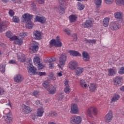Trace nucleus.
Wrapping results in <instances>:
<instances>
[{"mask_svg":"<svg viewBox=\"0 0 124 124\" xmlns=\"http://www.w3.org/2000/svg\"><path fill=\"white\" fill-rule=\"evenodd\" d=\"M87 114L89 117H93V115L96 116L98 114V109L95 107H90L87 109Z\"/></svg>","mask_w":124,"mask_h":124,"instance_id":"1","label":"nucleus"},{"mask_svg":"<svg viewBox=\"0 0 124 124\" xmlns=\"http://www.w3.org/2000/svg\"><path fill=\"white\" fill-rule=\"evenodd\" d=\"M50 45H52V46H55V47H57L58 48H60L62 46V43L61 41V38L60 37L57 36L56 37V40L52 39L49 42Z\"/></svg>","mask_w":124,"mask_h":124,"instance_id":"2","label":"nucleus"},{"mask_svg":"<svg viewBox=\"0 0 124 124\" xmlns=\"http://www.w3.org/2000/svg\"><path fill=\"white\" fill-rule=\"evenodd\" d=\"M67 60V56L65 53H62L59 57V63L58 64L59 67L62 68V66H64L66 62V60Z\"/></svg>","mask_w":124,"mask_h":124,"instance_id":"3","label":"nucleus"},{"mask_svg":"<svg viewBox=\"0 0 124 124\" xmlns=\"http://www.w3.org/2000/svg\"><path fill=\"white\" fill-rule=\"evenodd\" d=\"M82 122V118L80 116L73 115L70 118L71 124H80Z\"/></svg>","mask_w":124,"mask_h":124,"instance_id":"4","label":"nucleus"},{"mask_svg":"<svg viewBox=\"0 0 124 124\" xmlns=\"http://www.w3.org/2000/svg\"><path fill=\"white\" fill-rule=\"evenodd\" d=\"M27 69L28 70V73L30 75H36L37 74V72H36V69L34 66L32 65V63L30 62L27 67Z\"/></svg>","mask_w":124,"mask_h":124,"instance_id":"5","label":"nucleus"},{"mask_svg":"<svg viewBox=\"0 0 124 124\" xmlns=\"http://www.w3.org/2000/svg\"><path fill=\"white\" fill-rule=\"evenodd\" d=\"M123 78L120 77H116L113 78L114 85L116 86H119L122 85L123 84Z\"/></svg>","mask_w":124,"mask_h":124,"instance_id":"6","label":"nucleus"},{"mask_svg":"<svg viewBox=\"0 0 124 124\" xmlns=\"http://www.w3.org/2000/svg\"><path fill=\"white\" fill-rule=\"evenodd\" d=\"M70 113L74 114L75 115L79 113V108H78V105H77V104L75 103L72 104L71 106Z\"/></svg>","mask_w":124,"mask_h":124,"instance_id":"7","label":"nucleus"},{"mask_svg":"<svg viewBox=\"0 0 124 124\" xmlns=\"http://www.w3.org/2000/svg\"><path fill=\"white\" fill-rule=\"evenodd\" d=\"M23 80L24 77L20 74L15 75L14 77V81L16 83H21V82H23Z\"/></svg>","mask_w":124,"mask_h":124,"instance_id":"8","label":"nucleus"},{"mask_svg":"<svg viewBox=\"0 0 124 124\" xmlns=\"http://www.w3.org/2000/svg\"><path fill=\"white\" fill-rule=\"evenodd\" d=\"M109 27L112 31H116V30H119L121 28V26L119 22L114 21L110 24Z\"/></svg>","mask_w":124,"mask_h":124,"instance_id":"9","label":"nucleus"},{"mask_svg":"<svg viewBox=\"0 0 124 124\" xmlns=\"http://www.w3.org/2000/svg\"><path fill=\"white\" fill-rule=\"evenodd\" d=\"M78 67V62L75 61H72L69 63V68L71 70H75Z\"/></svg>","mask_w":124,"mask_h":124,"instance_id":"10","label":"nucleus"},{"mask_svg":"<svg viewBox=\"0 0 124 124\" xmlns=\"http://www.w3.org/2000/svg\"><path fill=\"white\" fill-rule=\"evenodd\" d=\"M113 119V111L109 110L105 117V120L108 123H109Z\"/></svg>","mask_w":124,"mask_h":124,"instance_id":"11","label":"nucleus"},{"mask_svg":"<svg viewBox=\"0 0 124 124\" xmlns=\"http://www.w3.org/2000/svg\"><path fill=\"white\" fill-rule=\"evenodd\" d=\"M32 46H30V49L33 53H36L38 51V43L35 41L32 42Z\"/></svg>","mask_w":124,"mask_h":124,"instance_id":"12","label":"nucleus"},{"mask_svg":"<svg viewBox=\"0 0 124 124\" xmlns=\"http://www.w3.org/2000/svg\"><path fill=\"white\" fill-rule=\"evenodd\" d=\"M93 26V22L91 20H87L82 24V26L84 27V28H87V29L92 28Z\"/></svg>","mask_w":124,"mask_h":124,"instance_id":"13","label":"nucleus"},{"mask_svg":"<svg viewBox=\"0 0 124 124\" xmlns=\"http://www.w3.org/2000/svg\"><path fill=\"white\" fill-rule=\"evenodd\" d=\"M6 30H7V22L6 21L0 22V32H2Z\"/></svg>","mask_w":124,"mask_h":124,"instance_id":"14","label":"nucleus"},{"mask_svg":"<svg viewBox=\"0 0 124 124\" xmlns=\"http://www.w3.org/2000/svg\"><path fill=\"white\" fill-rule=\"evenodd\" d=\"M49 94H55L57 92V85H52L47 89Z\"/></svg>","mask_w":124,"mask_h":124,"instance_id":"15","label":"nucleus"},{"mask_svg":"<svg viewBox=\"0 0 124 124\" xmlns=\"http://www.w3.org/2000/svg\"><path fill=\"white\" fill-rule=\"evenodd\" d=\"M35 22H39L41 24H45L46 23V18L44 16H37L35 18Z\"/></svg>","mask_w":124,"mask_h":124,"instance_id":"16","label":"nucleus"},{"mask_svg":"<svg viewBox=\"0 0 124 124\" xmlns=\"http://www.w3.org/2000/svg\"><path fill=\"white\" fill-rule=\"evenodd\" d=\"M4 120L7 124H11L12 123V117L11 113L9 112L6 114V116L4 117Z\"/></svg>","mask_w":124,"mask_h":124,"instance_id":"17","label":"nucleus"},{"mask_svg":"<svg viewBox=\"0 0 124 124\" xmlns=\"http://www.w3.org/2000/svg\"><path fill=\"white\" fill-rule=\"evenodd\" d=\"M33 35L34 36L35 39L36 40H40L42 38V33H41L39 31H34Z\"/></svg>","mask_w":124,"mask_h":124,"instance_id":"18","label":"nucleus"},{"mask_svg":"<svg viewBox=\"0 0 124 124\" xmlns=\"http://www.w3.org/2000/svg\"><path fill=\"white\" fill-rule=\"evenodd\" d=\"M22 112L24 114H29L31 112V108L29 106H26V105H22Z\"/></svg>","mask_w":124,"mask_h":124,"instance_id":"19","label":"nucleus"},{"mask_svg":"<svg viewBox=\"0 0 124 124\" xmlns=\"http://www.w3.org/2000/svg\"><path fill=\"white\" fill-rule=\"evenodd\" d=\"M17 60L18 62H26V58L25 57V55L22 53L17 54Z\"/></svg>","mask_w":124,"mask_h":124,"instance_id":"20","label":"nucleus"},{"mask_svg":"<svg viewBox=\"0 0 124 124\" xmlns=\"http://www.w3.org/2000/svg\"><path fill=\"white\" fill-rule=\"evenodd\" d=\"M22 17L23 19H24L25 21H27V22H29V21H31V19L33 18V15L27 13L23 15Z\"/></svg>","mask_w":124,"mask_h":124,"instance_id":"21","label":"nucleus"},{"mask_svg":"<svg viewBox=\"0 0 124 124\" xmlns=\"http://www.w3.org/2000/svg\"><path fill=\"white\" fill-rule=\"evenodd\" d=\"M82 58L84 62H89L90 61V55L89 53L86 51L82 52Z\"/></svg>","mask_w":124,"mask_h":124,"instance_id":"22","label":"nucleus"},{"mask_svg":"<svg viewBox=\"0 0 124 124\" xmlns=\"http://www.w3.org/2000/svg\"><path fill=\"white\" fill-rule=\"evenodd\" d=\"M93 2L96 5V9L98 10L101 6V3H102V0H93Z\"/></svg>","mask_w":124,"mask_h":124,"instance_id":"23","label":"nucleus"},{"mask_svg":"<svg viewBox=\"0 0 124 124\" xmlns=\"http://www.w3.org/2000/svg\"><path fill=\"white\" fill-rule=\"evenodd\" d=\"M96 88H97V85L95 83H91L89 86V90L90 92L93 93L96 91Z\"/></svg>","mask_w":124,"mask_h":124,"instance_id":"24","label":"nucleus"},{"mask_svg":"<svg viewBox=\"0 0 124 124\" xmlns=\"http://www.w3.org/2000/svg\"><path fill=\"white\" fill-rule=\"evenodd\" d=\"M79 84L81 87H82V88H83V89H88V88L89 87V85L87 84L86 80L84 79L81 80L80 81Z\"/></svg>","mask_w":124,"mask_h":124,"instance_id":"25","label":"nucleus"},{"mask_svg":"<svg viewBox=\"0 0 124 124\" xmlns=\"http://www.w3.org/2000/svg\"><path fill=\"white\" fill-rule=\"evenodd\" d=\"M44 114V109L42 108H39L37 111V117H42Z\"/></svg>","mask_w":124,"mask_h":124,"instance_id":"26","label":"nucleus"},{"mask_svg":"<svg viewBox=\"0 0 124 124\" xmlns=\"http://www.w3.org/2000/svg\"><path fill=\"white\" fill-rule=\"evenodd\" d=\"M56 10L61 15L62 14H64V8L62 6H61L60 7H56Z\"/></svg>","mask_w":124,"mask_h":124,"instance_id":"27","label":"nucleus"},{"mask_svg":"<svg viewBox=\"0 0 124 124\" xmlns=\"http://www.w3.org/2000/svg\"><path fill=\"white\" fill-rule=\"evenodd\" d=\"M69 19L70 23H74L77 21V16L74 15H71L69 16Z\"/></svg>","mask_w":124,"mask_h":124,"instance_id":"28","label":"nucleus"},{"mask_svg":"<svg viewBox=\"0 0 124 124\" xmlns=\"http://www.w3.org/2000/svg\"><path fill=\"white\" fill-rule=\"evenodd\" d=\"M117 72V70L116 69L110 68L108 70V76H114V75H116V73Z\"/></svg>","mask_w":124,"mask_h":124,"instance_id":"29","label":"nucleus"},{"mask_svg":"<svg viewBox=\"0 0 124 124\" xmlns=\"http://www.w3.org/2000/svg\"><path fill=\"white\" fill-rule=\"evenodd\" d=\"M120 95L118 94H115L112 98H111V100L110 101V103H112L113 102H116L117 100H119L120 99Z\"/></svg>","mask_w":124,"mask_h":124,"instance_id":"30","label":"nucleus"},{"mask_svg":"<svg viewBox=\"0 0 124 124\" xmlns=\"http://www.w3.org/2000/svg\"><path fill=\"white\" fill-rule=\"evenodd\" d=\"M123 13L121 12H117L114 13V17L119 20L123 19Z\"/></svg>","mask_w":124,"mask_h":124,"instance_id":"31","label":"nucleus"},{"mask_svg":"<svg viewBox=\"0 0 124 124\" xmlns=\"http://www.w3.org/2000/svg\"><path fill=\"white\" fill-rule=\"evenodd\" d=\"M69 53L71 56H73L74 57H77L81 56V54L75 50H71L69 51Z\"/></svg>","mask_w":124,"mask_h":124,"instance_id":"32","label":"nucleus"},{"mask_svg":"<svg viewBox=\"0 0 124 124\" xmlns=\"http://www.w3.org/2000/svg\"><path fill=\"white\" fill-rule=\"evenodd\" d=\"M48 117H58V113L56 111H51L47 113Z\"/></svg>","mask_w":124,"mask_h":124,"instance_id":"33","label":"nucleus"},{"mask_svg":"<svg viewBox=\"0 0 124 124\" xmlns=\"http://www.w3.org/2000/svg\"><path fill=\"white\" fill-rule=\"evenodd\" d=\"M84 72V68H77V71H76V75L78 76H80L81 75V73H83Z\"/></svg>","mask_w":124,"mask_h":124,"instance_id":"34","label":"nucleus"},{"mask_svg":"<svg viewBox=\"0 0 124 124\" xmlns=\"http://www.w3.org/2000/svg\"><path fill=\"white\" fill-rule=\"evenodd\" d=\"M33 27V23L30 20L26 22V29H31Z\"/></svg>","mask_w":124,"mask_h":124,"instance_id":"35","label":"nucleus"},{"mask_svg":"<svg viewBox=\"0 0 124 124\" xmlns=\"http://www.w3.org/2000/svg\"><path fill=\"white\" fill-rule=\"evenodd\" d=\"M110 19L108 17H106L103 20V26H104L105 27H108V25H109V21Z\"/></svg>","mask_w":124,"mask_h":124,"instance_id":"36","label":"nucleus"},{"mask_svg":"<svg viewBox=\"0 0 124 124\" xmlns=\"http://www.w3.org/2000/svg\"><path fill=\"white\" fill-rule=\"evenodd\" d=\"M85 42L86 43H89V44H95V43H96V40H95V39H93V40L86 39V40H85Z\"/></svg>","mask_w":124,"mask_h":124,"instance_id":"37","label":"nucleus"},{"mask_svg":"<svg viewBox=\"0 0 124 124\" xmlns=\"http://www.w3.org/2000/svg\"><path fill=\"white\" fill-rule=\"evenodd\" d=\"M33 62L36 65L40 62V59L37 56H35L33 59Z\"/></svg>","mask_w":124,"mask_h":124,"instance_id":"38","label":"nucleus"},{"mask_svg":"<svg viewBox=\"0 0 124 124\" xmlns=\"http://www.w3.org/2000/svg\"><path fill=\"white\" fill-rule=\"evenodd\" d=\"M14 43L15 44H18V45H22L23 43V39L17 38V39L14 41Z\"/></svg>","mask_w":124,"mask_h":124,"instance_id":"39","label":"nucleus"},{"mask_svg":"<svg viewBox=\"0 0 124 124\" xmlns=\"http://www.w3.org/2000/svg\"><path fill=\"white\" fill-rule=\"evenodd\" d=\"M0 71L1 73H4L5 72V64H0Z\"/></svg>","mask_w":124,"mask_h":124,"instance_id":"40","label":"nucleus"},{"mask_svg":"<svg viewBox=\"0 0 124 124\" xmlns=\"http://www.w3.org/2000/svg\"><path fill=\"white\" fill-rule=\"evenodd\" d=\"M64 92L67 94H68V93H70V92H71V89H70V86L65 87V88L64 89Z\"/></svg>","mask_w":124,"mask_h":124,"instance_id":"41","label":"nucleus"},{"mask_svg":"<svg viewBox=\"0 0 124 124\" xmlns=\"http://www.w3.org/2000/svg\"><path fill=\"white\" fill-rule=\"evenodd\" d=\"M85 8V6L81 4L80 2H78V10H83Z\"/></svg>","mask_w":124,"mask_h":124,"instance_id":"42","label":"nucleus"},{"mask_svg":"<svg viewBox=\"0 0 124 124\" xmlns=\"http://www.w3.org/2000/svg\"><path fill=\"white\" fill-rule=\"evenodd\" d=\"M117 5H124V0H115Z\"/></svg>","mask_w":124,"mask_h":124,"instance_id":"43","label":"nucleus"},{"mask_svg":"<svg viewBox=\"0 0 124 124\" xmlns=\"http://www.w3.org/2000/svg\"><path fill=\"white\" fill-rule=\"evenodd\" d=\"M42 85L45 89H47L48 87H50V83L48 81H44Z\"/></svg>","mask_w":124,"mask_h":124,"instance_id":"44","label":"nucleus"},{"mask_svg":"<svg viewBox=\"0 0 124 124\" xmlns=\"http://www.w3.org/2000/svg\"><path fill=\"white\" fill-rule=\"evenodd\" d=\"M12 21L14 22V23H19V22H20V19L18 16H13Z\"/></svg>","mask_w":124,"mask_h":124,"instance_id":"45","label":"nucleus"},{"mask_svg":"<svg viewBox=\"0 0 124 124\" xmlns=\"http://www.w3.org/2000/svg\"><path fill=\"white\" fill-rule=\"evenodd\" d=\"M49 77L51 80H53V81H55L56 78V77L54 76V74L53 73H50L49 75Z\"/></svg>","mask_w":124,"mask_h":124,"instance_id":"46","label":"nucleus"},{"mask_svg":"<svg viewBox=\"0 0 124 124\" xmlns=\"http://www.w3.org/2000/svg\"><path fill=\"white\" fill-rule=\"evenodd\" d=\"M47 62H49V63H53L54 62H56V58H48L47 59Z\"/></svg>","mask_w":124,"mask_h":124,"instance_id":"47","label":"nucleus"},{"mask_svg":"<svg viewBox=\"0 0 124 124\" xmlns=\"http://www.w3.org/2000/svg\"><path fill=\"white\" fill-rule=\"evenodd\" d=\"M32 95L35 97H38V96H39V92L37 91H34L32 93Z\"/></svg>","mask_w":124,"mask_h":124,"instance_id":"48","label":"nucleus"},{"mask_svg":"<svg viewBox=\"0 0 124 124\" xmlns=\"http://www.w3.org/2000/svg\"><path fill=\"white\" fill-rule=\"evenodd\" d=\"M8 14L10 17H13L14 15H15V13L13 10H9Z\"/></svg>","mask_w":124,"mask_h":124,"instance_id":"49","label":"nucleus"},{"mask_svg":"<svg viewBox=\"0 0 124 124\" xmlns=\"http://www.w3.org/2000/svg\"><path fill=\"white\" fill-rule=\"evenodd\" d=\"M64 31L68 35H70V34L71 33V31L69 30L68 28H66L64 30Z\"/></svg>","mask_w":124,"mask_h":124,"instance_id":"50","label":"nucleus"},{"mask_svg":"<svg viewBox=\"0 0 124 124\" xmlns=\"http://www.w3.org/2000/svg\"><path fill=\"white\" fill-rule=\"evenodd\" d=\"M27 35V33L25 32H22L20 33L19 34V36H20L21 39H23L24 38L25 36H26Z\"/></svg>","mask_w":124,"mask_h":124,"instance_id":"51","label":"nucleus"},{"mask_svg":"<svg viewBox=\"0 0 124 124\" xmlns=\"http://www.w3.org/2000/svg\"><path fill=\"white\" fill-rule=\"evenodd\" d=\"M62 98H63V94L62 93H60L58 94V99L59 100H62Z\"/></svg>","mask_w":124,"mask_h":124,"instance_id":"52","label":"nucleus"},{"mask_svg":"<svg viewBox=\"0 0 124 124\" xmlns=\"http://www.w3.org/2000/svg\"><path fill=\"white\" fill-rule=\"evenodd\" d=\"M105 3L107 4H112L113 3L114 0H104Z\"/></svg>","mask_w":124,"mask_h":124,"instance_id":"53","label":"nucleus"},{"mask_svg":"<svg viewBox=\"0 0 124 124\" xmlns=\"http://www.w3.org/2000/svg\"><path fill=\"white\" fill-rule=\"evenodd\" d=\"M31 9L33 11H35V10H36V5L33 3H32L31 4Z\"/></svg>","mask_w":124,"mask_h":124,"instance_id":"54","label":"nucleus"},{"mask_svg":"<svg viewBox=\"0 0 124 124\" xmlns=\"http://www.w3.org/2000/svg\"><path fill=\"white\" fill-rule=\"evenodd\" d=\"M8 63H10V64H16L17 63V61L15 60H11Z\"/></svg>","mask_w":124,"mask_h":124,"instance_id":"55","label":"nucleus"},{"mask_svg":"<svg viewBox=\"0 0 124 124\" xmlns=\"http://www.w3.org/2000/svg\"><path fill=\"white\" fill-rule=\"evenodd\" d=\"M38 66V67L39 68V69H43L44 67V65L39 63L38 64H37V65Z\"/></svg>","mask_w":124,"mask_h":124,"instance_id":"56","label":"nucleus"},{"mask_svg":"<svg viewBox=\"0 0 124 124\" xmlns=\"http://www.w3.org/2000/svg\"><path fill=\"white\" fill-rule=\"evenodd\" d=\"M12 32L11 31H8L6 32V36L7 37H8L9 38H10L12 36Z\"/></svg>","mask_w":124,"mask_h":124,"instance_id":"57","label":"nucleus"},{"mask_svg":"<svg viewBox=\"0 0 124 124\" xmlns=\"http://www.w3.org/2000/svg\"><path fill=\"white\" fill-rule=\"evenodd\" d=\"M119 74H124V67H121L119 71Z\"/></svg>","mask_w":124,"mask_h":124,"instance_id":"58","label":"nucleus"},{"mask_svg":"<svg viewBox=\"0 0 124 124\" xmlns=\"http://www.w3.org/2000/svg\"><path fill=\"white\" fill-rule=\"evenodd\" d=\"M17 36H11L10 38V40L11 41H13V40H14V41H15V40H16V39H17Z\"/></svg>","mask_w":124,"mask_h":124,"instance_id":"59","label":"nucleus"},{"mask_svg":"<svg viewBox=\"0 0 124 124\" xmlns=\"http://www.w3.org/2000/svg\"><path fill=\"white\" fill-rule=\"evenodd\" d=\"M54 63H49V68H50L51 69H53V68H54Z\"/></svg>","mask_w":124,"mask_h":124,"instance_id":"60","label":"nucleus"},{"mask_svg":"<svg viewBox=\"0 0 124 124\" xmlns=\"http://www.w3.org/2000/svg\"><path fill=\"white\" fill-rule=\"evenodd\" d=\"M59 4L60 5L63 6L64 5V0H59Z\"/></svg>","mask_w":124,"mask_h":124,"instance_id":"61","label":"nucleus"},{"mask_svg":"<svg viewBox=\"0 0 124 124\" xmlns=\"http://www.w3.org/2000/svg\"><path fill=\"white\" fill-rule=\"evenodd\" d=\"M69 81H68V80L66 79L64 83L65 87H69Z\"/></svg>","mask_w":124,"mask_h":124,"instance_id":"62","label":"nucleus"},{"mask_svg":"<svg viewBox=\"0 0 124 124\" xmlns=\"http://www.w3.org/2000/svg\"><path fill=\"white\" fill-rule=\"evenodd\" d=\"M4 93V89L2 88H0V95H2Z\"/></svg>","mask_w":124,"mask_h":124,"instance_id":"63","label":"nucleus"},{"mask_svg":"<svg viewBox=\"0 0 124 124\" xmlns=\"http://www.w3.org/2000/svg\"><path fill=\"white\" fill-rule=\"evenodd\" d=\"M38 74L39 75V76H43L46 75V73L44 72H40Z\"/></svg>","mask_w":124,"mask_h":124,"instance_id":"64","label":"nucleus"}]
</instances>
